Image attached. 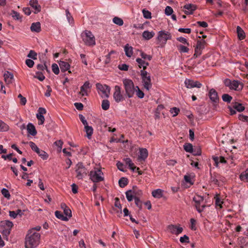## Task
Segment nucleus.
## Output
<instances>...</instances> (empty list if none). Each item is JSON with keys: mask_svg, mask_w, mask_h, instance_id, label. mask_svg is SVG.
Masks as SVG:
<instances>
[{"mask_svg": "<svg viewBox=\"0 0 248 248\" xmlns=\"http://www.w3.org/2000/svg\"><path fill=\"white\" fill-rule=\"evenodd\" d=\"M123 82L126 95L129 98L132 97L136 91V86H134L133 82L131 79H125Z\"/></svg>", "mask_w": 248, "mask_h": 248, "instance_id": "f03ea898", "label": "nucleus"}, {"mask_svg": "<svg viewBox=\"0 0 248 248\" xmlns=\"http://www.w3.org/2000/svg\"><path fill=\"white\" fill-rule=\"evenodd\" d=\"M1 225L4 226L5 229L11 230V228L13 226V223L12 222L9 220H4L1 222Z\"/></svg>", "mask_w": 248, "mask_h": 248, "instance_id": "e433bc0d", "label": "nucleus"}, {"mask_svg": "<svg viewBox=\"0 0 248 248\" xmlns=\"http://www.w3.org/2000/svg\"><path fill=\"white\" fill-rule=\"evenodd\" d=\"M136 91H135L136 93V95L138 97L142 98L144 95L143 92L139 89L138 86H136Z\"/></svg>", "mask_w": 248, "mask_h": 248, "instance_id": "5fc2aeb1", "label": "nucleus"}, {"mask_svg": "<svg viewBox=\"0 0 248 248\" xmlns=\"http://www.w3.org/2000/svg\"><path fill=\"white\" fill-rule=\"evenodd\" d=\"M222 99L223 101L229 103L231 102L232 97L229 94L224 93L222 96Z\"/></svg>", "mask_w": 248, "mask_h": 248, "instance_id": "a19ab883", "label": "nucleus"}, {"mask_svg": "<svg viewBox=\"0 0 248 248\" xmlns=\"http://www.w3.org/2000/svg\"><path fill=\"white\" fill-rule=\"evenodd\" d=\"M171 38V35L168 31H161L158 32L157 39L162 44H166L167 40H170Z\"/></svg>", "mask_w": 248, "mask_h": 248, "instance_id": "9d476101", "label": "nucleus"}, {"mask_svg": "<svg viewBox=\"0 0 248 248\" xmlns=\"http://www.w3.org/2000/svg\"><path fill=\"white\" fill-rule=\"evenodd\" d=\"M27 130L29 134L34 136L37 134V131L35 126L31 123L28 124L27 127Z\"/></svg>", "mask_w": 248, "mask_h": 248, "instance_id": "5701e85b", "label": "nucleus"}, {"mask_svg": "<svg viewBox=\"0 0 248 248\" xmlns=\"http://www.w3.org/2000/svg\"><path fill=\"white\" fill-rule=\"evenodd\" d=\"M184 9L186 10L184 12L186 15L192 14L193 12L196 9L195 5L192 4H186L184 6Z\"/></svg>", "mask_w": 248, "mask_h": 248, "instance_id": "a211bd4d", "label": "nucleus"}, {"mask_svg": "<svg viewBox=\"0 0 248 248\" xmlns=\"http://www.w3.org/2000/svg\"><path fill=\"white\" fill-rule=\"evenodd\" d=\"M185 84L187 88H192L194 87L200 88L202 86V84L200 82L198 81H194L188 79H186Z\"/></svg>", "mask_w": 248, "mask_h": 248, "instance_id": "ddd939ff", "label": "nucleus"}, {"mask_svg": "<svg viewBox=\"0 0 248 248\" xmlns=\"http://www.w3.org/2000/svg\"><path fill=\"white\" fill-rule=\"evenodd\" d=\"M40 239V234L39 233L33 230H30L25 238V248H36L39 244Z\"/></svg>", "mask_w": 248, "mask_h": 248, "instance_id": "f257e3e1", "label": "nucleus"}, {"mask_svg": "<svg viewBox=\"0 0 248 248\" xmlns=\"http://www.w3.org/2000/svg\"><path fill=\"white\" fill-rule=\"evenodd\" d=\"M142 14L144 18L146 19H150L151 18V13L148 10L145 9L142 10Z\"/></svg>", "mask_w": 248, "mask_h": 248, "instance_id": "3c124183", "label": "nucleus"}, {"mask_svg": "<svg viewBox=\"0 0 248 248\" xmlns=\"http://www.w3.org/2000/svg\"><path fill=\"white\" fill-rule=\"evenodd\" d=\"M37 68L38 70V71L42 72L44 71V70H46V71H48L47 67L45 64H39L37 66Z\"/></svg>", "mask_w": 248, "mask_h": 248, "instance_id": "6e6d98bb", "label": "nucleus"}, {"mask_svg": "<svg viewBox=\"0 0 248 248\" xmlns=\"http://www.w3.org/2000/svg\"><path fill=\"white\" fill-rule=\"evenodd\" d=\"M11 15L14 18H15L16 20H18V19H20V18H21L20 16V14L18 13H17L15 11H12V12L11 13Z\"/></svg>", "mask_w": 248, "mask_h": 248, "instance_id": "338daca9", "label": "nucleus"}, {"mask_svg": "<svg viewBox=\"0 0 248 248\" xmlns=\"http://www.w3.org/2000/svg\"><path fill=\"white\" fill-rule=\"evenodd\" d=\"M30 4L34 10V13H38L41 11V6L38 4L37 0H31L30 1Z\"/></svg>", "mask_w": 248, "mask_h": 248, "instance_id": "6ab92c4d", "label": "nucleus"}, {"mask_svg": "<svg viewBox=\"0 0 248 248\" xmlns=\"http://www.w3.org/2000/svg\"><path fill=\"white\" fill-rule=\"evenodd\" d=\"M193 201L195 202L194 205L197 211L199 213L202 212L206 207V205L205 204H202L201 205L202 203L203 202V197L198 195L193 198Z\"/></svg>", "mask_w": 248, "mask_h": 248, "instance_id": "1a4fd4ad", "label": "nucleus"}, {"mask_svg": "<svg viewBox=\"0 0 248 248\" xmlns=\"http://www.w3.org/2000/svg\"><path fill=\"white\" fill-rule=\"evenodd\" d=\"M91 88L90 82L88 81H86L84 84L80 87V91L79 93L82 96H87V90Z\"/></svg>", "mask_w": 248, "mask_h": 248, "instance_id": "4468645a", "label": "nucleus"}, {"mask_svg": "<svg viewBox=\"0 0 248 248\" xmlns=\"http://www.w3.org/2000/svg\"><path fill=\"white\" fill-rule=\"evenodd\" d=\"M140 56L141 57L142 59L144 60L147 59L149 61H151L152 59V57L150 55H148L143 52H141Z\"/></svg>", "mask_w": 248, "mask_h": 248, "instance_id": "e2e57ef3", "label": "nucleus"}, {"mask_svg": "<svg viewBox=\"0 0 248 248\" xmlns=\"http://www.w3.org/2000/svg\"><path fill=\"white\" fill-rule=\"evenodd\" d=\"M208 96L210 100L214 103H217L219 100V97L218 96L217 93L214 89H211L210 90Z\"/></svg>", "mask_w": 248, "mask_h": 248, "instance_id": "2eb2a0df", "label": "nucleus"}, {"mask_svg": "<svg viewBox=\"0 0 248 248\" xmlns=\"http://www.w3.org/2000/svg\"><path fill=\"white\" fill-rule=\"evenodd\" d=\"M75 171L77 173L76 177L78 179H82L88 173L87 169L84 167L83 163L78 162L75 168Z\"/></svg>", "mask_w": 248, "mask_h": 248, "instance_id": "0eeeda50", "label": "nucleus"}, {"mask_svg": "<svg viewBox=\"0 0 248 248\" xmlns=\"http://www.w3.org/2000/svg\"><path fill=\"white\" fill-rule=\"evenodd\" d=\"M173 12L172 8L169 6H167L165 10V13L167 16H170L172 15Z\"/></svg>", "mask_w": 248, "mask_h": 248, "instance_id": "4d7b16f0", "label": "nucleus"}, {"mask_svg": "<svg viewBox=\"0 0 248 248\" xmlns=\"http://www.w3.org/2000/svg\"><path fill=\"white\" fill-rule=\"evenodd\" d=\"M169 231L172 234L178 235L183 232L182 227H177L176 225H170L168 226Z\"/></svg>", "mask_w": 248, "mask_h": 248, "instance_id": "dca6fc26", "label": "nucleus"}, {"mask_svg": "<svg viewBox=\"0 0 248 248\" xmlns=\"http://www.w3.org/2000/svg\"><path fill=\"white\" fill-rule=\"evenodd\" d=\"M128 184L127 179L126 178H121L119 181V185L121 187H124Z\"/></svg>", "mask_w": 248, "mask_h": 248, "instance_id": "79ce46f5", "label": "nucleus"}, {"mask_svg": "<svg viewBox=\"0 0 248 248\" xmlns=\"http://www.w3.org/2000/svg\"><path fill=\"white\" fill-rule=\"evenodd\" d=\"M113 97L115 101L118 103L124 100V96L121 93V88L119 86H115V92L113 94Z\"/></svg>", "mask_w": 248, "mask_h": 248, "instance_id": "9b49d317", "label": "nucleus"}, {"mask_svg": "<svg viewBox=\"0 0 248 248\" xmlns=\"http://www.w3.org/2000/svg\"><path fill=\"white\" fill-rule=\"evenodd\" d=\"M63 206H65V208L64 209V214L68 217L69 218L72 217V212L71 210L66 206L65 204H63Z\"/></svg>", "mask_w": 248, "mask_h": 248, "instance_id": "09e8293b", "label": "nucleus"}, {"mask_svg": "<svg viewBox=\"0 0 248 248\" xmlns=\"http://www.w3.org/2000/svg\"><path fill=\"white\" fill-rule=\"evenodd\" d=\"M9 129V126L4 122L0 120V132L7 131Z\"/></svg>", "mask_w": 248, "mask_h": 248, "instance_id": "58836bf2", "label": "nucleus"}, {"mask_svg": "<svg viewBox=\"0 0 248 248\" xmlns=\"http://www.w3.org/2000/svg\"><path fill=\"white\" fill-rule=\"evenodd\" d=\"M46 113V109L43 108H39L38 110V113L36 114V117L38 120V124L42 125L45 121V118L43 114Z\"/></svg>", "mask_w": 248, "mask_h": 248, "instance_id": "f8f14e48", "label": "nucleus"}, {"mask_svg": "<svg viewBox=\"0 0 248 248\" xmlns=\"http://www.w3.org/2000/svg\"><path fill=\"white\" fill-rule=\"evenodd\" d=\"M113 22L115 24H117L118 25H119V26H122L124 24L123 20L121 18H119L118 17H114L113 18Z\"/></svg>", "mask_w": 248, "mask_h": 248, "instance_id": "49530a36", "label": "nucleus"}, {"mask_svg": "<svg viewBox=\"0 0 248 248\" xmlns=\"http://www.w3.org/2000/svg\"><path fill=\"white\" fill-rule=\"evenodd\" d=\"M140 75L144 88L149 90L152 87L151 77L149 73L144 70L140 71Z\"/></svg>", "mask_w": 248, "mask_h": 248, "instance_id": "423d86ee", "label": "nucleus"}, {"mask_svg": "<svg viewBox=\"0 0 248 248\" xmlns=\"http://www.w3.org/2000/svg\"><path fill=\"white\" fill-rule=\"evenodd\" d=\"M142 195V191L136 186H133L132 189L125 192L126 198L129 202L132 201L134 199L140 198Z\"/></svg>", "mask_w": 248, "mask_h": 248, "instance_id": "7ed1b4c3", "label": "nucleus"}, {"mask_svg": "<svg viewBox=\"0 0 248 248\" xmlns=\"http://www.w3.org/2000/svg\"><path fill=\"white\" fill-rule=\"evenodd\" d=\"M55 215L58 218L62 220L67 221L68 220V218L67 217L64 216L60 211H56L55 212Z\"/></svg>", "mask_w": 248, "mask_h": 248, "instance_id": "c9c22d12", "label": "nucleus"}, {"mask_svg": "<svg viewBox=\"0 0 248 248\" xmlns=\"http://www.w3.org/2000/svg\"><path fill=\"white\" fill-rule=\"evenodd\" d=\"M85 131L86 133V136L89 139L91 138V137L93 134V128L91 126L87 125L84 126Z\"/></svg>", "mask_w": 248, "mask_h": 248, "instance_id": "c85d7f7f", "label": "nucleus"}, {"mask_svg": "<svg viewBox=\"0 0 248 248\" xmlns=\"http://www.w3.org/2000/svg\"><path fill=\"white\" fill-rule=\"evenodd\" d=\"M213 159L215 162V165L216 167L218 166V164L219 163L225 164L227 162L225 158L222 156H220L219 157H218L217 156L213 157Z\"/></svg>", "mask_w": 248, "mask_h": 248, "instance_id": "bb28decb", "label": "nucleus"}, {"mask_svg": "<svg viewBox=\"0 0 248 248\" xmlns=\"http://www.w3.org/2000/svg\"><path fill=\"white\" fill-rule=\"evenodd\" d=\"M152 196L155 198H160L163 196V191L160 189H157L152 191Z\"/></svg>", "mask_w": 248, "mask_h": 248, "instance_id": "7c9ffc66", "label": "nucleus"}, {"mask_svg": "<svg viewBox=\"0 0 248 248\" xmlns=\"http://www.w3.org/2000/svg\"><path fill=\"white\" fill-rule=\"evenodd\" d=\"M34 78H37L40 81H43L45 78L43 73L40 71H37L35 73Z\"/></svg>", "mask_w": 248, "mask_h": 248, "instance_id": "c03bdc74", "label": "nucleus"}, {"mask_svg": "<svg viewBox=\"0 0 248 248\" xmlns=\"http://www.w3.org/2000/svg\"><path fill=\"white\" fill-rule=\"evenodd\" d=\"M180 241L182 243H189V237L187 235H184V236L180 237Z\"/></svg>", "mask_w": 248, "mask_h": 248, "instance_id": "69168bd1", "label": "nucleus"}, {"mask_svg": "<svg viewBox=\"0 0 248 248\" xmlns=\"http://www.w3.org/2000/svg\"><path fill=\"white\" fill-rule=\"evenodd\" d=\"M124 161L126 164L128 165L130 169L133 171H135V169H136V167L134 166V164L132 162V160L129 158H125L124 159Z\"/></svg>", "mask_w": 248, "mask_h": 248, "instance_id": "473e14b6", "label": "nucleus"}, {"mask_svg": "<svg viewBox=\"0 0 248 248\" xmlns=\"http://www.w3.org/2000/svg\"><path fill=\"white\" fill-rule=\"evenodd\" d=\"M3 77L5 81L8 84L11 83L12 80L14 78L13 75L8 71L4 73Z\"/></svg>", "mask_w": 248, "mask_h": 248, "instance_id": "b1692460", "label": "nucleus"}, {"mask_svg": "<svg viewBox=\"0 0 248 248\" xmlns=\"http://www.w3.org/2000/svg\"><path fill=\"white\" fill-rule=\"evenodd\" d=\"M52 70L53 73L56 75H58L60 72L59 67L56 63H53L52 65Z\"/></svg>", "mask_w": 248, "mask_h": 248, "instance_id": "13d9d810", "label": "nucleus"}, {"mask_svg": "<svg viewBox=\"0 0 248 248\" xmlns=\"http://www.w3.org/2000/svg\"><path fill=\"white\" fill-rule=\"evenodd\" d=\"M184 149L186 152L188 153H193V149L192 144L190 143H186L184 145Z\"/></svg>", "mask_w": 248, "mask_h": 248, "instance_id": "4c0bfd02", "label": "nucleus"}, {"mask_svg": "<svg viewBox=\"0 0 248 248\" xmlns=\"http://www.w3.org/2000/svg\"><path fill=\"white\" fill-rule=\"evenodd\" d=\"M90 179L94 183H98L104 180L103 173L100 169H95L90 171Z\"/></svg>", "mask_w": 248, "mask_h": 248, "instance_id": "39448f33", "label": "nucleus"}, {"mask_svg": "<svg viewBox=\"0 0 248 248\" xmlns=\"http://www.w3.org/2000/svg\"><path fill=\"white\" fill-rule=\"evenodd\" d=\"M148 155V152L146 149L145 148H141L140 149V155H139V159L140 160H144Z\"/></svg>", "mask_w": 248, "mask_h": 248, "instance_id": "4be33fe9", "label": "nucleus"}, {"mask_svg": "<svg viewBox=\"0 0 248 248\" xmlns=\"http://www.w3.org/2000/svg\"><path fill=\"white\" fill-rule=\"evenodd\" d=\"M116 165H117L118 169L120 170L123 171V172H124L125 171V167L124 165L122 163L119 161L117 163Z\"/></svg>", "mask_w": 248, "mask_h": 248, "instance_id": "052dcab7", "label": "nucleus"}, {"mask_svg": "<svg viewBox=\"0 0 248 248\" xmlns=\"http://www.w3.org/2000/svg\"><path fill=\"white\" fill-rule=\"evenodd\" d=\"M202 49H199V48L196 46V48L195 49V53L194 54V57L197 58L200 55H201L202 53Z\"/></svg>", "mask_w": 248, "mask_h": 248, "instance_id": "0e129e2a", "label": "nucleus"}, {"mask_svg": "<svg viewBox=\"0 0 248 248\" xmlns=\"http://www.w3.org/2000/svg\"><path fill=\"white\" fill-rule=\"evenodd\" d=\"M239 178L241 181L248 182V168L241 173Z\"/></svg>", "mask_w": 248, "mask_h": 248, "instance_id": "f704fd0d", "label": "nucleus"}, {"mask_svg": "<svg viewBox=\"0 0 248 248\" xmlns=\"http://www.w3.org/2000/svg\"><path fill=\"white\" fill-rule=\"evenodd\" d=\"M170 112L171 113L173 114V117H175L180 112V109L177 108L173 107L170 109Z\"/></svg>", "mask_w": 248, "mask_h": 248, "instance_id": "bf43d9fd", "label": "nucleus"}, {"mask_svg": "<svg viewBox=\"0 0 248 248\" xmlns=\"http://www.w3.org/2000/svg\"><path fill=\"white\" fill-rule=\"evenodd\" d=\"M81 38L84 44L87 46H94L95 44V37L89 31H85L81 34Z\"/></svg>", "mask_w": 248, "mask_h": 248, "instance_id": "20e7f679", "label": "nucleus"}, {"mask_svg": "<svg viewBox=\"0 0 248 248\" xmlns=\"http://www.w3.org/2000/svg\"><path fill=\"white\" fill-rule=\"evenodd\" d=\"M136 62L138 63L139 67L140 68L142 67V70H145L146 69L147 66L149 65L148 62H145L144 60L140 58H137L136 59Z\"/></svg>", "mask_w": 248, "mask_h": 248, "instance_id": "393cba45", "label": "nucleus"}, {"mask_svg": "<svg viewBox=\"0 0 248 248\" xmlns=\"http://www.w3.org/2000/svg\"><path fill=\"white\" fill-rule=\"evenodd\" d=\"M10 232H11V230L10 229H7L5 228L3 230V231L2 232V234L3 236L4 239L8 240V236L10 234Z\"/></svg>", "mask_w": 248, "mask_h": 248, "instance_id": "de8ad7c7", "label": "nucleus"}, {"mask_svg": "<svg viewBox=\"0 0 248 248\" xmlns=\"http://www.w3.org/2000/svg\"><path fill=\"white\" fill-rule=\"evenodd\" d=\"M37 154L43 159H46L48 157L47 154L44 151L40 150Z\"/></svg>", "mask_w": 248, "mask_h": 248, "instance_id": "8fccbe9b", "label": "nucleus"}, {"mask_svg": "<svg viewBox=\"0 0 248 248\" xmlns=\"http://www.w3.org/2000/svg\"><path fill=\"white\" fill-rule=\"evenodd\" d=\"M31 30L32 31L39 32L41 31V25L39 22L32 23L31 26Z\"/></svg>", "mask_w": 248, "mask_h": 248, "instance_id": "a878e982", "label": "nucleus"}, {"mask_svg": "<svg viewBox=\"0 0 248 248\" xmlns=\"http://www.w3.org/2000/svg\"><path fill=\"white\" fill-rule=\"evenodd\" d=\"M29 145L31 148V149L35 152L36 153H38L39 151L40 150L36 145L32 141H30L29 142Z\"/></svg>", "mask_w": 248, "mask_h": 248, "instance_id": "a18cd8bd", "label": "nucleus"}, {"mask_svg": "<svg viewBox=\"0 0 248 248\" xmlns=\"http://www.w3.org/2000/svg\"><path fill=\"white\" fill-rule=\"evenodd\" d=\"M214 198L215 200V203L216 206H218L220 208H221L222 204L223 203V202L221 200V199L219 198V196L217 195Z\"/></svg>", "mask_w": 248, "mask_h": 248, "instance_id": "37998d69", "label": "nucleus"}, {"mask_svg": "<svg viewBox=\"0 0 248 248\" xmlns=\"http://www.w3.org/2000/svg\"><path fill=\"white\" fill-rule=\"evenodd\" d=\"M140 198H137V199H134L135 200V204L137 205V207L139 208L140 209H141L142 208V202L140 201Z\"/></svg>", "mask_w": 248, "mask_h": 248, "instance_id": "774afa93", "label": "nucleus"}, {"mask_svg": "<svg viewBox=\"0 0 248 248\" xmlns=\"http://www.w3.org/2000/svg\"><path fill=\"white\" fill-rule=\"evenodd\" d=\"M96 87L99 94L101 95L102 98L108 97L110 90V87L108 86L98 83L96 84Z\"/></svg>", "mask_w": 248, "mask_h": 248, "instance_id": "6e6552de", "label": "nucleus"}, {"mask_svg": "<svg viewBox=\"0 0 248 248\" xmlns=\"http://www.w3.org/2000/svg\"><path fill=\"white\" fill-rule=\"evenodd\" d=\"M232 108L236 110L238 112H242L245 110V107L242 103L237 102H232Z\"/></svg>", "mask_w": 248, "mask_h": 248, "instance_id": "aec40b11", "label": "nucleus"}, {"mask_svg": "<svg viewBox=\"0 0 248 248\" xmlns=\"http://www.w3.org/2000/svg\"><path fill=\"white\" fill-rule=\"evenodd\" d=\"M206 45V42L205 40L203 39L198 40L197 42L196 47L199 48V49H201L203 50Z\"/></svg>", "mask_w": 248, "mask_h": 248, "instance_id": "72a5a7b5", "label": "nucleus"}, {"mask_svg": "<svg viewBox=\"0 0 248 248\" xmlns=\"http://www.w3.org/2000/svg\"><path fill=\"white\" fill-rule=\"evenodd\" d=\"M1 193L5 198L8 199L10 198V194L9 191L7 189L5 188H3L1 190Z\"/></svg>", "mask_w": 248, "mask_h": 248, "instance_id": "680f3d73", "label": "nucleus"}, {"mask_svg": "<svg viewBox=\"0 0 248 248\" xmlns=\"http://www.w3.org/2000/svg\"><path fill=\"white\" fill-rule=\"evenodd\" d=\"M155 33L153 31H146L142 33V37L146 40H150L155 35Z\"/></svg>", "mask_w": 248, "mask_h": 248, "instance_id": "c756f323", "label": "nucleus"}, {"mask_svg": "<svg viewBox=\"0 0 248 248\" xmlns=\"http://www.w3.org/2000/svg\"><path fill=\"white\" fill-rule=\"evenodd\" d=\"M109 106L110 104L108 100L104 99L102 101L101 106L103 109L105 110L108 109Z\"/></svg>", "mask_w": 248, "mask_h": 248, "instance_id": "ea45409f", "label": "nucleus"}, {"mask_svg": "<svg viewBox=\"0 0 248 248\" xmlns=\"http://www.w3.org/2000/svg\"><path fill=\"white\" fill-rule=\"evenodd\" d=\"M37 53L33 50H30L29 53L28 54L27 56L29 58H31L33 60L37 59Z\"/></svg>", "mask_w": 248, "mask_h": 248, "instance_id": "864d4df0", "label": "nucleus"}, {"mask_svg": "<svg viewBox=\"0 0 248 248\" xmlns=\"http://www.w3.org/2000/svg\"><path fill=\"white\" fill-rule=\"evenodd\" d=\"M124 49L126 56L128 57H131L133 54V47L132 46H129L128 44H126L125 46Z\"/></svg>", "mask_w": 248, "mask_h": 248, "instance_id": "2f4dec72", "label": "nucleus"}, {"mask_svg": "<svg viewBox=\"0 0 248 248\" xmlns=\"http://www.w3.org/2000/svg\"><path fill=\"white\" fill-rule=\"evenodd\" d=\"M236 31L237 33L238 38L239 40H241L245 38V33L243 29L239 26L236 28Z\"/></svg>", "mask_w": 248, "mask_h": 248, "instance_id": "cd10ccee", "label": "nucleus"}, {"mask_svg": "<svg viewBox=\"0 0 248 248\" xmlns=\"http://www.w3.org/2000/svg\"><path fill=\"white\" fill-rule=\"evenodd\" d=\"M243 84L238 80H233L232 81L230 89L234 90L237 91H240L242 90Z\"/></svg>", "mask_w": 248, "mask_h": 248, "instance_id": "f3484780", "label": "nucleus"}, {"mask_svg": "<svg viewBox=\"0 0 248 248\" xmlns=\"http://www.w3.org/2000/svg\"><path fill=\"white\" fill-rule=\"evenodd\" d=\"M178 50L181 53H186L189 51V48L186 46L180 45L178 46Z\"/></svg>", "mask_w": 248, "mask_h": 248, "instance_id": "603ef678", "label": "nucleus"}, {"mask_svg": "<svg viewBox=\"0 0 248 248\" xmlns=\"http://www.w3.org/2000/svg\"><path fill=\"white\" fill-rule=\"evenodd\" d=\"M59 65L62 72H65L68 70L69 73H71V71L69 70L70 65L68 62L64 61H60L59 62Z\"/></svg>", "mask_w": 248, "mask_h": 248, "instance_id": "412c9836", "label": "nucleus"}]
</instances>
